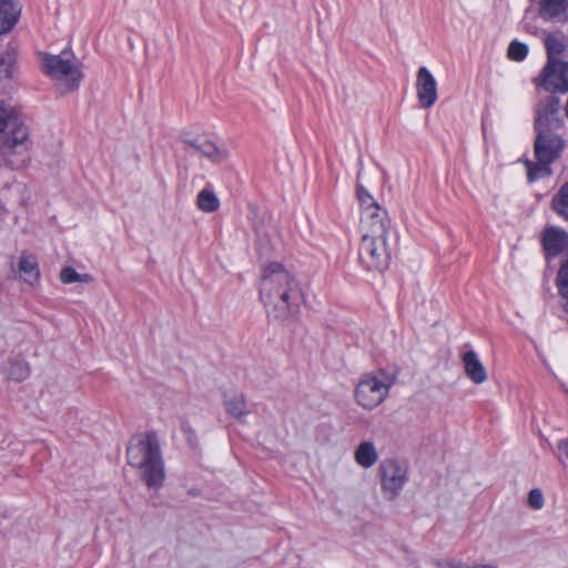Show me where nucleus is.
I'll return each mask as SVG.
<instances>
[{"mask_svg":"<svg viewBox=\"0 0 568 568\" xmlns=\"http://www.w3.org/2000/svg\"><path fill=\"white\" fill-rule=\"evenodd\" d=\"M301 295L295 275L282 263L270 262L263 267L260 297L270 317L285 321L293 316Z\"/></svg>","mask_w":568,"mask_h":568,"instance_id":"nucleus-1","label":"nucleus"},{"mask_svg":"<svg viewBox=\"0 0 568 568\" xmlns=\"http://www.w3.org/2000/svg\"><path fill=\"white\" fill-rule=\"evenodd\" d=\"M128 463L149 488L162 486L165 474L158 439L153 434L133 437L126 450Z\"/></svg>","mask_w":568,"mask_h":568,"instance_id":"nucleus-2","label":"nucleus"},{"mask_svg":"<svg viewBox=\"0 0 568 568\" xmlns=\"http://www.w3.org/2000/svg\"><path fill=\"white\" fill-rule=\"evenodd\" d=\"M30 145V130L21 112L0 101V151L4 155L20 154Z\"/></svg>","mask_w":568,"mask_h":568,"instance_id":"nucleus-3","label":"nucleus"},{"mask_svg":"<svg viewBox=\"0 0 568 568\" xmlns=\"http://www.w3.org/2000/svg\"><path fill=\"white\" fill-rule=\"evenodd\" d=\"M390 224L362 227V242L358 250L361 265L367 271L383 272L390 260V250L387 243Z\"/></svg>","mask_w":568,"mask_h":568,"instance_id":"nucleus-4","label":"nucleus"},{"mask_svg":"<svg viewBox=\"0 0 568 568\" xmlns=\"http://www.w3.org/2000/svg\"><path fill=\"white\" fill-rule=\"evenodd\" d=\"M396 376L379 369L362 375L354 388L355 403L365 410H373L385 402Z\"/></svg>","mask_w":568,"mask_h":568,"instance_id":"nucleus-5","label":"nucleus"},{"mask_svg":"<svg viewBox=\"0 0 568 568\" xmlns=\"http://www.w3.org/2000/svg\"><path fill=\"white\" fill-rule=\"evenodd\" d=\"M565 148V141L556 133H538L535 142L537 163L526 162L530 182L551 174L550 164L556 161Z\"/></svg>","mask_w":568,"mask_h":568,"instance_id":"nucleus-6","label":"nucleus"},{"mask_svg":"<svg viewBox=\"0 0 568 568\" xmlns=\"http://www.w3.org/2000/svg\"><path fill=\"white\" fill-rule=\"evenodd\" d=\"M42 69L61 92L77 90L83 78L80 64L69 57L43 54Z\"/></svg>","mask_w":568,"mask_h":568,"instance_id":"nucleus-7","label":"nucleus"},{"mask_svg":"<svg viewBox=\"0 0 568 568\" xmlns=\"http://www.w3.org/2000/svg\"><path fill=\"white\" fill-rule=\"evenodd\" d=\"M381 487L388 499H395L408 480V465L397 458H387L379 466Z\"/></svg>","mask_w":568,"mask_h":568,"instance_id":"nucleus-8","label":"nucleus"},{"mask_svg":"<svg viewBox=\"0 0 568 568\" xmlns=\"http://www.w3.org/2000/svg\"><path fill=\"white\" fill-rule=\"evenodd\" d=\"M356 194L361 207V229L390 224L387 212L378 205L373 195L363 185H357Z\"/></svg>","mask_w":568,"mask_h":568,"instance_id":"nucleus-9","label":"nucleus"},{"mask_svg":"<svg viewBox=\"0 0 568 568\" xmlns=\"http://www.w3.org/2000/svg\"><path fill=\"white\" fill-rule=\"evenodd\" d=\"M535 83L549 92H566L568 90V62H547Z\"/></svg>","mask_w":568,"mask_h":568,"instance_id":"nucleus-10","label":"nucleus"},{"mask_svg":"<svg viewBox=\"0 0 568 568\" xmlns=\"http://www.w3.org/2000/svg\"><path fill=\"white\" fill-rule=\"evenodd\" d=\"M560 101L554 95H549L541 101L537 108L535 128L538 133H554L552 130L561 125L559 118Z\"/></svg>","mask_w":568,"mask_h":568,"instance_id":"nucleus-11","label":"nucleus"},{"mask_svg":"<svg viewBox=\"0 0 568 568\" xmlns=\"http://www.w3.org/2000/svg\"><path fill=\"white\" fill-rule=\"evenodd\" d=\"M416 93L420 105L425 109L432 108L437 101V81L426 67H420L417 71Z\"/></svg>","mask_w":568,"mask_h":568,"instance_id":"nucleus-12","label":"nucleus"},{"mask_svg":"<svg viewBox=\"0 0 568 568\" xmlns=\"http://www.w3.org/2000/svg\"><path fill=\"white\" fill-rule=\"evenodd\" d=\"M185 143L191 151L205 156L214 163H221L227 158V150L206 136L187 139Z\"/></svg>","mask_w":568,"mask_h":568,"instance_id":"nucleus-13","label":"nucleus"},{"mask_svg":"<svg viewBox=\"0 0 568 568\" xmlns=\"http://www.w3.org/2000/svg\"><path fill=\"white\" fill-rule=\"evenodd\" d=\"M538 13L546 21H567L568 0H539Z\"/></svg>","mask_w":568,"mask_h":568,"instance_id":"nucleus-14","label":"nucleus"},{"mask_svg":"<svg viewBox=\"0 0 568 568\" xmlns=\"http://www.w3.org/2000/svg\"><path fill=\"white\" fill-rule=\"evenodd\" d=\"M19 277L27 284L33 286L40 281V267L36 255L22 252L18 262Z\"/></svg>","mask_w":568,"mask_h":568,"instance_id":"nucleus-15","label":"nucleus"},{"mask_svg":"<svg viewBox=\"0 0 568 568\" xmlns=\"http://www.w3.org/2000/svg\"><path fill=\"white\" fill-rule=\"evenodd\" d=\"M353 457L355 463L363 469H369L376 465L379 454L376 444L372 439H363L354 448Z\"/></svg>","mask_w":568,"mask_h":568,"instance_id":"nucleus-16","label":"nucleus"},{"mask_svg":"<svg viewBox=\"0 0 568 568\" xmlns=\"http://www.w3.org/2000/svg\"><path fill=\"white\" fill-rule=\"evenodd\" d=\"M466 376L474 384H483L487 381V372L478 355L474 351H468L462 357Z\"/></svg>","mask_w":568,"mask_h":568,"instance_id":"nucleus-17","label":"nucleus"},{"mask_svg":"<svg viewBox=\"0 0 568 568\" xmlns=\"http://www.w3.org/2000/svg\"><path fill=\"white\" fill-rule=\"evenodd\" d=\"M542 244L548 255H558L568 246V233L558 227H548L544 232Z\"/></svg>","mask_w":568,"mask_h":568,"instance_id":"nucleus-18","label":"nucleus"},{"mask_svg":"<svg viewBox=\"0 0 568 568\" xmlns=\"http://www.w3.org/2000/svg\"><path fill=\"white\" fill-rule=\"evenodd\" d=\"M21 7L16 0H0V34L9 32L18 22Z\"/></svg>","mask_w":568,"mask_h":568,"instance_id":"nucleus-19","label":"nucleus"},{"mask_svg":"<svg viewBox=\"0 0 568 568\" xmlns=\"http://www.w3.org/2000/svg\"><path fill=\"white\" fill-rule=\"evenodd\" d=\"M3 373L9 381L23 382L31 373L29 363L21 357L10 358L3 366Z\"/></svg>","mask_w":568,"mask_h":568,"instance_id":"nucleus-20","label":"nucleus"},{"mask_svg":"<svg viewBox=\"0 0 568 568\" xmlns=\"http://www.w3.org/2000/svg\"><path fill=\"white\" fill-rule=\"evenodd\" d=\"M568 45V39L562 33H550L545 38L547 62L560 61L559 57Z\"/></svg>","mask_w":568,"mask_h":568,"instance_id":"nucleus-21","label":"nucleus"},{"mask_svg":"<svg viewBox=\"0 0 568 568\" xmlns=\"http://www.w3.org/2000/svg\"><path fill=\"white\" fill-rule=\"evenodd\" d=\"M226 412L236 419H242L250 414L247 403L242 394H232L225 397Z\"/></svg>","mask_w":568,"mask_h":568,"instance_id":"nucleus-22","label":"nucleus"},{"mask_svg":"<svg viewBox=\"0 0 568 568\" xmlns=\"http://www.w3.org/2000/svg\"><path fill=\"white\" fill-rule=\"evenodd\" d=\"M196 204L201 211L212 213L219 209L220 200L214 192L204 189L197 194Z\"/></svg>","mask_w":568,"mask_h":568,"instance_id":"nucleus-23","label":"nucleus"},{"mask_svg":"<svg viewBox=\"0 0 568 568\" xmlns=\"http://www.w3.org/2000/svg\"><path fill=\"white\" fill-rule=\"evenodd\" d=\"M554 211L565 220H568V183L561 186L551 202Z\"/></svg>","mask_w":568,"mask_h":568,"instance_id":"nucleus-24","label":"nucleus"},{"mask_svg":"<svg viewBox=\"0 0 568 568\" xmlns=\"http://www.w3.org/2000/svg\"><path fill=\"white\" fill-rule=\"evenodd\" d=\"M17 52L12 49L4 51L0 55V72H3L7 78H11L17 69Z\"/></svg>","mask_w":568,"mask_h":568,"instance_id":"nucleus-25","label":"nucleus"},{"mask_svg":"<svg viewBox=\"0 0 568 568\" xmlns=\"http://www.w3.org/2000/svg\"><path fill=\"white\" fill-rule=\"evenodd\" d=\"M60 280L64 284H71V283H89L92 281V277L90 274H79L73 267H64L60 272Z\"/></svg>","mask_w":568,"mask_h":568,"instance_id":"nucleus-26","label":"nucleus"},{"mask_svg":"<svg viewBox=\"0 0 568 568\" xmlns=\"http://www.w3.org/2000/svg\"><path fill=\"white\" fill-rule=\"evenodd\" d=\"M529 48L526 43L513 40L508 45V58L513 61L520 62L526 59Z\"/></svg>","mask_w":568,"mask_h":568,"instance_id":"nucleus-27","label":"nucleus"},{"mask_svg":"<svg viewBox=\"0 0 568 568\" xmlns=\"http://www.w3.org/2000/svg\"><path fill=\"white\" fill-rule=\"evenodd\" d=\"M557 285L559 293L564 297L568 298V261L565 264H562L558 272Z\"/></svg>","mask_w":568,"mask_h":568,"instance_id":"nucleus-28","label":"nucleus"},{"mask_svg":"<svg viewBox=\"0 0 568 568\" xmlns=\"http://www.w3.org/2000/svg\"><path fill=\"white\" fill-rule=\"evenodd\" d=\"M528 504L534 509H541L545 505L542 491L538 488L531 489L528 495Z\"/></svg>","mask_w":568,"mask_h":568,"instance_id":"nucleus-29","label":"nucleus"},{"mask_svg":"<svg viewBox=\"0 0 568 568\" xmlns=\"http://www.w3.org/2000/svg\"><path fill=\"white\" fill-rule=\"evenodd\" d=\"M537 18L534 14H526L523 19V29L530 33V34H537L539 28L536 24Z\"/></svg>","mask_w":568,"mask_h":568,"instance_id":"nucleus-30","label":"nucleus"},{"mask_svg":"<svg viewBox=\"0 0 568 568\" xmlns=\"http://www.w3.org/2000/svg\"><path fill=\"white\" fill-rule=\"evenodd\" d=\"M559 449L568 458V440L560 442Z\"/></svg>","mask_w":568,"mask_h":568,"instance_id":"nucleus-31","label":"nucleus"},{"mask_svg":"<svg viewBox=\"0 0 568 568\" xmlns=\"http://www.w3.org/2000/svg\"><path fill=\"white\" fill-rule=\"evenodd\" d=\"M465 568H498L495 564H479L475 565L473 567H465Z\"/></svg>","mask_w":568,"mask_h":568,"instance_id":"nucleus-32","label":"nucleus"},{"mask_svg":"<svg viewBox=\"0 0 568 568\" xmlns=\"http://www.w3.org/2000/svg\"><path fill=\"white\" fill-rule=\"evenodd\" d=\"M182 428H183V430H184L185 433H189V432H190V433H192V432H191L190 426H189V425H186V424H184V425L182 426Z\"/></svg>","mask_w":568,"mask_h":568,"instance_id":"nucleus-33","label":"nucleus"}]
</instances>
